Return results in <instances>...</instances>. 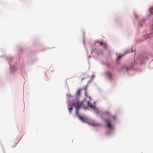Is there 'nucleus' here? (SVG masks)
<instances>
[{
  "label": "nucleus",
  "mask_w": 153,
  "mask_h": 153,
  "mask_svg": "<svg viewBox=\"0 0 153 153\" xmlns=\"http://www.w3.org/2000/svg\"><path fill=\"white\" fill-rule=\"evenodd\" d=\"M73 104L76 110H79V108L81 107L86 108L89 106V102L88 101H86L85 100L82 101L80 102L76 96L75 100H73Z\"/></svg>",
  "instance_id": "obj_1"
},
{
  "label": "nucleus",
  "mask_w": 153,
  "mask_h": 153,
  "mask_svg": "<svg viewBox=\"0 0 153 153\" xmlns=\"http://www.w3.org/2000/svg\"><path fill=\"white\" fill-rule=\"evenodd\" d=\"M78 110H76V115L80 119V120H81L83 122L84 121H85V118L84 117L79 115L78 114Z\"/></svg>",
  "instance_id": "obj_2"
},
{
  "label": "nucleus",
  "mask_w": 153,
  "mask_h": 153,
  "mask_svg": "<svg viewBox=\"0 0 153 153\" xmlns=\"http://www.w3.org/2000/svg\"><path fill=\"white\" fill-rule=\"evenodd\" d=\"M105 121L107 122V126L108 128L110 129H111L112 128V126L110 123L109 120L108 119H106L105 120Z\"/></svg>",
  "instance_id": "obj_3"
},
{
  "label": "nucleus",
  "mask_w": 153,
  "mask_h": 153,
  "mask_svg": "<svg viewBox=\"0 0 153 153\" xmlns=\"http://www.w3.org/2000/svg\"><path fill=\"white\" fill-rule=\"evenodd\" d=\"M98 42L99 43L101 46L103 45H104V46H102V47L104 48H106L107 47V45L105 43L103 42H102L99 41Z\"/></svg>",
  "instance_id": "obj_4"
},
{
  "label": "nucleus",
  "mask_w": 153,
  "mask_h": 153,
  "mask_svg": "<svg viewBox=\"0 0 153 153\" xmlns=\"http://www.w3.org/2000/svg\"><path fill=\"white\" fill-rule=\"evenodd\" d=\"M88 87V85L87 84L83 88H82L85 91V94L86 96H87V92Z\"/></svg>",
  "instance_id": "obj_5"
},
{
  "label": "nucleus",
  "mask_w": 153,
  "mask_h": 153,
  "mask_svg": "<svg viewBox=\"0 0 153 153\" xmlns=\"http://www.w3.org/2000/svg\"><path fill=\"white\" fill-rule=\"evenodd\" d=\"M107 75L108 76L109 78L110 79H111L112 76V74L110 73V72H107Z\"/></svg>",
  "instance_id": "obj_6"
},
{
  "label": "nucleus",
  "mask_w": 153,
  "mask_h": 153,
  "mask_svg": "<svg viewBox=\"0 0 153 153\" xmlns=\"http://www.w3.org/2000/svg\"><path fill=\"white\" fill-rule=\"evenodd\" d=\"M83 90L82 88H80V89H79L77 91V93L76 94V96L80 95V91L81 90Z\"/></svg>",
  "instance_id": "obj_7"
},
{
  "label": "nucleus",
  "mask_w": 153,
  "mask_h": 153,
  "mask_svg": "<svg viewBox=\"0 0 153 153\" xmlns=\"http://www.w3.org/2000/svg\"><path fill=\"white\" fill-rule=\"evenodd\" d=\"M93 125L94 126H100V125L96 123H94L93 124Z\"/></svg>",
  "instance_id": "obj_8"
},
{
  "label": "nucleus",
  "mask_w": 153,
  "mask_h": 153,
  "mask_svg": "<svg viewBox=\"0 0 153 153\" xmlns=\"http://www.w3.org/2000/svg\"><path fill=\"white\" fill-rule=\"evenodd\" d=\"M69 111L70 113L71 112V111L72 110L73 108L72 107H70L68 108Z\"/></svg>",
  "instance_id": "obj_9"
},
{
  "label": "nucleus",
  "mask_w": 153,
  "mask_h": 153,
  "mask_svg": "<svg viewBox=\"0 0 153 153\" xmlns=\"http://www.w3.org/2000/svg\"><path fill=\"white\" fill-rule=\"evenodd\" d=\"M112 117L114 120H115L116 118V116L113 115L112 116Z\"/></svg>",
  "instance_id": "obj_10"
},
{
  "label": "nucleus",
  "mask_w": 153,
  "mask_h": 153,
  "mask_svg": "<svg viewBox=\"0 0 153 153\" xmlns=\"http://www.w3.org/2000/svg\"><path fill=\"white\" fill-rule=\"evenodd\" d=\"M68 96L69 97H73V96L72 95H71V94H68Z\"/></svg>",
  "instance_id": "obj_11"
},
{
  "label": "nucleus",
  "mask_w": 153,
  "mask_h": 153,
  "mask_svg": "<svg viewBox=\"0 0 153 153\" xmlns=\"http://www.w3.org/2000/svg\"><path fill=\"white\" fill-rule=\"evenodd\" d=\"M122 56H119V57L117 58V59H120L121 57Z\"/></svg>",
  "instance_id": "obj_12"
},
{
  "label": "nucleus",
  "mask_w": 153,
  "mask_h": 153,
  "mask_svg": "<svg viewBox=\"0 0 153 153\" xmlns=\"http://www.w3.org/2000/svg\"><path fill=\"white\" fill-rule=\"evenodd\" d=\"M149 11H150V12L151 13H152V12L151 11L152 10H149Z\"/></svg>",
  "instance_id": "obj_13"
},
{
  "label": "nucleus",
  "mask_w": 153,
  "mask_h": 153,
  "mask_svg": "<svg viewBox=\"0 0 153 153\" xmlns=\"http://www.w3.org/2000/svg\"><path fill=\"white\" fill-rule=\"evenodd\" d=\"M85 78H82L81 79V81H82V80H83V79H84Z\"/></svg>",
  "instance_id": "obj_14"
},
{
  "label": "nucleus",
  "mask_w": 153,
  "mask_h": 153,
  "mask_svg": "<svg viewBox=\"0 0 153 153\" xmlns=\"http://www.w3.org/2000/svg\"><path fill=\"white\" fill-rule=\"evenodd\" d=\"M104 46V45H102V46Z\"/></svg>",
  "instance_id": "obj_15"
},
{
  "label": "nucleus",
  "mask_w": 153,
  "mask_h": 153,
  "mask_svg": "<svg viewBox=\"0 0 153 153\" xmlns=\"http://www.w3.org/2000/svg\"><path fill=\"white\" fill-rule=\"evenodd\" d=\"M152 28H153V26H152Z\"/></svg>",
  "instance_id": "obj_16"
}]
</instances>
